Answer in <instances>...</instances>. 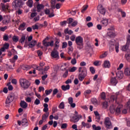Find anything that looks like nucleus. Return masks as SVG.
<instances>
[{
  "label": "nucleus",
  "instance_id": "nucleus-1",
  "mask_svg": "<svg viewBox=\"0 0 130 130\" xmlns=\"http://www.w3.org/2000/svg\"><path fill=\"white\" fill-rule=\"evenodd\" d=\"M119 95V92H116L115 95H112L111 96V100H113V101L116 102V103H117L118 106L117 108L115 110V111L116 113H120L121 111V108L123 107V106L118 102V99H117V96Z\"/></svg>",
  "mask_w": 130,
  "mask_h": 130
},
{
  "label": "nucleus",
  "instance_id": "nucleus-2",
  "mask_svg": "<svg viewBox=\"0 0 130 130\" xmlns=\"http://www.w3.org/2000/svg\"><path fill=\"white\" fill-rule=\"evenodd\" d=\"M78 72L80 73L78 75V79L79 81L82 82L87 76V69L85 67H79Z\"/></svg>",
  "mask_w": 130,
  "mask_h": 130
},
{
  "label": "nucleus",
  "instance_id": "nucleus-3",
  "mask_svg": "<svg viewBox=\"0 0 130 130\" xmlns=\"http://www.w3.org/2000/svg\"><path fill=\"white\" fill-rule=\"evenodd\" d=\"M75 43L77 45V48L81 50L84 48V39L81 36H78L76 38Z\"/></svg>",
  "mask_w": 130,
  "mask_h": 130
},
{
  "label": "nucleus",
  "instance_id": "nucleus-4",
  "mask_svg": "<svg viewBox=\"0 0 130 130\" xmlns=\"http://www.w3.org/2000/svg\"><path fill=\"white\" fill-rule=\"evenodd\" d=\"M19 83L21 87L23 88L24 90L28 89L30 87V85H31V83L28 80L23 78L19 80Z\"/></svg>",
  "mask_w": 130,
  "mask_h": 130
},
{
  "label": "nucleus",
  "instance_id": "nucleus-5",
  "mask_svg": "<svg viewBox=\"0 0 130 130\" xmlns=\"http://www.w3.org/2000/svg\"><path fill=\"white\" fill-rule=\"evenodd\" d=\"M14 99H15V94L14 93L9 94L5 102L6 104H10V103L14 101Z\"/></svg>",
  "mask_w": 130,
  "mask_h": 130
},
{
  "label": "nucleus",
  "instance_id": "nucleus-6",
  "mask_svg": "<svg viewBox=\"0 0 130 130\" xmlns=\"http://www.w3.org/2000/svg\"><path fill=\"white\" fill-rule=\"evenodd\" d=\"M119 46L118 45H115V44L112 42H110V51H113L115 49L116 52H118L119 50H118Z\"/></svg>",
  "mask_w": 130,
  "mask_h": 130
},
{
  "label": "nucleus",
  "instance_id": "nucleus-7",
  "mask_svg": "<svg viewBox=\"0 0 130 130\" xmlns=\"http://www.w3.org/2000/svg\"><path fill=\"white\" fill-rule=\"evenodd\" d=\"M46 39L48 40L49 39L48 37H47L45 40L43 41V45H44V46H45V47H48V46H51V47L53 46V43H54L53 41H51V42H47L46 41Z\"/></svg>",
  "mask_w": 130,
  "mask_h": 130
},
{
  "label": "nucleus",
  "instance_id": "nucleus-8",
  "mask_svg": "<svg viewBox=\"0 0 130 130\" xmlns=\"http://www.w3.org/2000/svg\"><path fill=\"white\" fill-rule=\"evenodd\" d=\"M12 5L14 6V8L22 7V6H23V2L22 1V0H15L12 3Z\"/></svg>",
  "mask_w": 130,
  "mask_h": 130
},
{
  "label": "nucleus",
  "instance_id": "nucleus-9",
  "mask_svg": "<svg viewBox=\"0 0 130 130\" xmlns=\"http://www.w3.org/2000/svg\"><path fill=\"white\" fill-rule=\"evenodd\" d=\"M104 123L107 128H111V125H112V124L111 123V121H110V118H109V117L105 118Z\"/></svg>",
  "mask_w": 130,
  "mask_h": 130
},
{
  "label": "nucleus",
  "instance_id": "nucleus-10",
  "mask_svg": "<svg viewBox=\"0 0 130 130\" xmlns=\"http://www.w3.org/2000/svg\"><path fill=\"white\" fill-rule=\"evenodd\" d=\"M34 6L35 7H37V11L38 13H40V12H41V10H42V9H44V5H43V4H39L37 2H36L34 4Z\"/></svg>",
  "mask_w": 130,
  "mask_h": 130
},
{
  "label": "nucleus",
  "instance_id": "nucleus-11",
  "mask_svg": "<svg viewBox=\"0 0 130 130\" xmlns=\"http://www.w3.org/2000/svg\"><path fill=\"white\" fill-rule=\"evenodd\" d=\"M51 56L53 57V58H59V55H58V52L57 50L54 49L52 52H51Z\"/></svg>",
  "mask_w": 130,
  "mask_h": 130
},
{
  "label": "nucleus",
  "instance_id": "nucleus-12",
  "mask_svg": "<svg viewBox=\"0 0 130 130\" xmlns=\"http://www.w3.org/2000/svg\"><path fill=\"white\" fill-rule=\"evenodd\" d=\"M98 10L102 15H105L106 10L102 5H99L98 6Z\"/></svg>",
  "mask_w": 130,
  "mask_h": 130
},
{
  "label": "nucleus",
  "instance_id": "nucleus-13",
  "mask_svg": "<svg viewBox=\"0 0 130 130\" xmlns=\"http://www.w3.org/2000/svg\"><path fill=\"white\" fill-rule=\"evenodd\" d=\"M2 9V11H3V12H6V11H7V10H9V4H7L6 5H4V3H1L0 5Z\"/></svg>",
  "mask_w": 130,
  "mask_h": 130
},
{
  "label": "nucleus",
  "instance_id": "nucleus-14",
  "mask_svg": "<svg viewBox=\"0 0 130 130\" xmlns=\"http://www.w3.org/2000/svg\"><path fill=\"white\" fill-rule=\"evenodd\" d=\"M116 77L119 80H121L123 78V72L122 71H118L116 73Z\"/></svg>",
  "mask_w": 130,
  "mask_h": 130
},
{
  "label": "nucleus",
  "instance_id": "nucleus-15",
  "mask_svg": "<svg viewBox=\"0 0 130 130\" xmlns=\"http://www.w3.org/2000/svg\"><path fill=\"white\" fill-rule=\"evenodd\" d=\"M70 121H73V122H78L79 121V118L77 117V115H74L73 116H70Z\"/></svg>",
  "mask_w": 130,
  "mask_h": 130
},
{
  "label": "nucleus",
  "instance_id": "nucleus-16",
  "mask_svg": "<svg viewBox=\"0 0 130 130\" xmlns=\"http://www.w3.org/2000/svg\"><path fill=\"white\" fill-rule=\"evenodd\" d=\"M20 107L21 108H27L28 107V104L24 101H21L20 103Z\"/></svg>",
  "mask_w": 130,
  "mask_h": 130
},
{
  "label": "nucleus",
  "instance_id": "nucleus-17",
  "mask_svg": "<svg viewBox=\"0 0 130 130\" xmlns=\"http://www.w3.org/2000/svg\"><path fill=\"white\" fill-rule=\"evenodd\" d=\"M48 116H49V113H46L42 115V120L43 121V122H45V121L47 119Z\"/></svg>",
  "mask_w": 130,
  "mask_h": 130
},
{
  "label": "nucleus",
  "instance_id": "nucleus-18",
  "mask_svg": "<svg viewBox=\"0 0 130 130\" xmlns=\"http://www.w3.org/2000/svg\"><path fill=\"white\" fill-rule=\"evenodd\" d=\"M37 43V41H36V40H32L28 44V48H32V47H34V46L36 45Z\"/></svg>",
  "mask_w": 130,
  "mask_h": 130
},
{
  "label": "nucleus",
  "instance_id": "nucleus-19",
  "mask_svg": "<svg viewBox=\"0 0 130 130\" xmlns=\"http://www.w3.org/2000/svg\"><path fill=\"white\" fill-rule=\"evenodd\" d=\"M22 126H28V120L26 118H23L21 121Z\"/></svg>",
  "mask_w": 130,
  "mask_h": 130
},
{
  "label": "nucleus",
  "instance_id": "nucleus-20",
  "mask_svg": "<svg viewBox=\"0 0 130 130\" xmlns=\"http://www.w3.org/2000/svg\"><path fill=\"white\" fill-rule=\"evenodd\" d=\"M111 83L113 86H116V84H117V80H116V78L112 77L111 79Z\"/></svg>",
  "mask_w": 130,
  "mask_h": 130
},
{
  "label": "nucleus",
  "instance_id": "nucleus-21",
  "mask_svg": "<svg viewBox=\"0 0 130 130\" xmlns=\"http://www.w3.org/2000/svg\"><path fill=\"white\" fill-rule=\"evenodd\" d=\"M104 67L106 69H109L110 68V62L105 60L104 62Z\"/></svg>",
  "mask_w": 130,
  "mask_h": 130
},
{
  "label": "nucleus",
  "instance_id": "nucleus-22",
  "mask_svg": "<svg viewBox=\"0 0 130 130\" xmlns=\"http://www.w3.org/2000/svg\"><path fill=\"white\" fill-rule=\"evenodd\" d=\"M125 57L127 61H130V50H127Z\"/></svg>",
  "mask_w": 130,
  "mask_h": 130
},
{
  "label": "nucleus",
  "instance_id": "nucleus-23",
  "mask_svg": "<svg viewBox=\"0 0 130 130\" xmlns=\"http://www.w3.org/2000/svg\"><path fill=\"white\" fill-rule=\"evenodd\" d=\"M101 23L103 27H106L108 25V19H104L101 21Z\"/></svg>",
  "mask_w": 130,
  "mask_h": 130
},
{
  "label": "nucleus",
  "instance_id": "nucleus-24",
  "mask_svg": "<svg viewBox=\"0 0 130 130\" xmlns=\"http://www.w3.org/2000/svg\"><path fill=\"white\" fill-rule=\"evenodd\" d=\"M70 88H71V86L69 84H67V85H63L61 86V89L63 91L70 90Z\"/></svg>",
  "mask_w": 130,
  "mask_h": 130
},
{
  "label": "nucleus",
  "instance_id": "nucleus-25",
  "mask_svg": "<svg viewBox=\"0 0 130 130\" xmlns=\"http://www.w3.org/2000/svg\"><path fill=\"white\" fill-rule=\"evenodd\" d=\"M26 26V23H23L20 24V26L18 27V30H21V31H24L25 30V27Z\"/></svg>",
  "mask_w": 130,
  "mask_h": 130
},
{
  "label": "nucleus",
  "instance_id": "nucleus-26",
  "mask_svg": "<svg viewBox=\"0 0 130 130\" xmlns=\"http://www.w3.org/2000/svg\"><path fill=\"white\" fill-rule=\"evenodd\" d=\"M26 5L29 8H32L33 7V0H28L26 2Z\"/></svg>",
  "mask_w": 130,
  "mask_h": 130
},
{
  "label": "nucleus",
  "instance_id": "nucleus-27",
  "mask_svg": "<svg viewBox=\"0 0 130 130\" xmlns=\"http://www.w3.org/2000/svg\"><path fill=\"white\" fill-rule=\"evenodd\" d=\"M77 25H78V21L75 20L71 24H69L68 27H69V28H72V27H76Z\"/></svg>",
  "mask_w": 130,
  "mask_h": 130
},
{
  "label": "nucleus",
  "instance_id": "nucleus-28",
  "mask_svg": "<svg viewBox=\"0 0 130 130\" xmlns=\"http://www.w3.org/2000/svg\"><path fill=\"white\" fill-rule=\"evenodd\" d=\"M25 40H26V36L23 35L21 36V38L19 40V42L20 43H21V44H24V43L25 42Z\"/></svg>",
  "mask_w": 130,
  "mask_h": 130
},
{
  "label": "nucleus",
  "instance_id": "nucleus-29",
  "mask_svg": "<svg viewBox=\"0 0 130 130\" xmlns=\"http://www.w3.org/2000/svg\"><path fill=\"white\" fill-rule=\"evenodd\" d=\"M115 111V108H114V106L113 105H111L110 107V112L111 113L113 114Z\"/></svg>",
  "mask_w": 130,
  "mask_h": 130
},
{
  "label": "nucleus",
  "instance_id": "nucleus-30",
  "mask_svg": "<svg viewBox=\"0 0 130 130\" xmlns=\"http://www.w3.org/2000/svg\"><path fill=\"white\" fill-rule=\"evenodd\" d=\"M128 46H129V45H127V44H126L125 45L123 46L122 47V50H123V51H126L127 52V50H129L128 49Z\"/></svg>",
  "mask_w": 130,
  "mask_h": 130
},
{
  "label": "nucleus",
  "instance_id": "nucleus-31",
  "mask_svg": "<svg viewBox=\"0 0 130 130\" xmlns=\"http://www.w3.org/2000/svg\"><path fill=\"white\" fill-rule=\"evenodd\" d=\"M102 105H103L102 106L103 108L106 109V108L108 107V102L105 101L104 103H103Z\"/></svg>",
  "mask_w": 130,
  "mask_h": 130
},
{
  "label": "nucleus",
  "instance_id": "nucleus-32",
  "mask_svg": "<svg viewBox=\"0 0 130 130\" xmlns=\"http://www.w3.org/2000/svg\"><path fill=\"white\" fill-rule=\"evenodd\" d=\"M58 108L59 109H64V103L63 102L60 103L58 106Z\"/></svg>",
  "mask_w": 130,
  "mask_h": 130
},
{
  "label": "nucleus",
  "instance_id": "nucleus-33",
  "mask_svg": "<svg viewBox=\"0 0 130 130\" xmlns=\"http://www.w3.org/2000/svg\"><path fill=\"white\" fill-rule=\"evenodd\" d=\"M56 3V0H51V8H52V9H54L55 8V3Z\"/></svg>",
  "mask_w": 130,
  "mask_h": 130
},
{
  "label": "nucleus",
  "instance_id": "nucleus-34",
  "mask_svg": "<svg viewBox=\"0 0 130 130\" xmlns=\"http://www.w3.org/2000/svg\"><path fill=\"white\" fill-rule=\"evenodd\" d=\"M92 128L93 130H101V127L100 126H96V125H92Z\"/></svg>",
  "mask_w": 130,
  "mask_h": 130
},
{
  "label": "nucleus",
  "instance_id": "nucleus-35",
  "mask_svg": "<svg viewBox=\"0 0 130 130\" xmlns=\"http://www.w3.org/2000/svg\"><path fill=\"white\" fill-rule=\"evenodd\" d=\"M91 92H92V91L90 89H87L84 91V96L86 97L88 94H91Z\"/></svg>",
  "mask_w": 130,
  "mask_h": 130
},
{
  "label": "nucleus",
  "instance_id": "nucleus-36",
  "mask_svg": "<svg viewBox=\"0 0 130 130\" xmlns=\"http://www.w3.org/2000/svg\"><path fill=\"white\" fill-rule=\"evenodd\" d=\"M94 66L96 67H98L99 66H101V61L96 60L93 62Z\"/></svg>",
  "mask_w": 130,
  "mask_h": 130
},
{
  "label": "nucleus",
  "instance_id": "nucleus-37",
  "mask_svg": "<svg viewBox=\"0 0 130 130\" xmlns=\"http://www.w3.org/2000/svg\"><path fill=\"white\" fill-rule=\"evenodd\" d=\"M68 127V123H64L61 125V128L62 129H64Z\"/></svg>",
  "mask_w": 130,
  "mask_h": 130
},
{
  "label": "nucleus",
  "instance_id": "nucleus-38",
  "mask_svg": "<svg viewBox=\"0 0 130 130\" xmlns=\"http://www.w3.org/2000/svg\"><path fill=\"white\" fill-rule=\"evenodd\" d=\"M107 35L108 36H109V37H113L114 36V33L111 31H108Z\"/></svg>",
  "mask_w": 130,
  "mask_h": 130
},
{
  "label": "nucleus",
  "instance_id": "nucleus-39",
  "mask_svg": "<svg viewBox=\"0 0 130 130\" xmlns=\"http://www.w3.org/2000/svg\"><path fill=\"white\" fill-rule=\"evenodd\" d=\"M73 19L72 18H69L67 21V24H69V25H71V24H72V23H73Z\"/></svg>",
  "mask_w": 130,
  "mask_h": 130
},
{
  "label": "nucleus",
  "instance_id": "nucleus-40",
  "mask_svg": "<svg viewBox=\"0 0 130 130\" xmlns=\"http://www.w3.org/2000/svg\"><path fill=\"white\" fill-rule=\"evenodd\" d=\"M126 44L127 45H129L130 44V35H128L126 38Z\"/></svg>",
  "mask_w": 130,
  "mask_h": 130
},
{
  "label": "nucleus",
  "instance_id": "nucleus-41",
  "mask_svg": "<svg viewBox=\"0 0 130 130\" xmlns=\"http://www.w3.org/2000/svg\"><path fill=\"white\" fill-rule=\"evenodd\" d=\"M107 52H105L103 54L101 55L100 56V58H104V57H106L107 56Z\"/></svg>",
  "mask_w": 130,
  "mask_h": 130
},
{
  "label": "nucleus",
  "instance_id": "nucleus-42",
  "mask_svg": "<svg viewBox=\"0 0 130 130\" xmlns=\"http://www.w3.org/2000/svg\"><path fill=\"white\" fill-rule=\"evenodd\" d=\"M77 70V67H73L71 69L69 70V72L70 73H74L75 71Z\"/></svg>",
  "mask_w": 130,
  "mask_h": 130
},
{
  "label": "nucleus",
  "instance_id": "nucleus-43",
  "mask_svg": "<svg viewBox=\"0 0 130 130\" xmlns=\"http://www.w3.org/2000/svg\"><path fill=\"white\" fill-rule=\"evenodd\" d=\"M3 40L4 41H8L9 40V36H8V35H7L6 34H5L3 36Z\"/></svg>",
  "mask_w": 130,
  "mask_h": 130
},
{
  "label": "nucleus",
  "instance_id": "nucleus-44",
  "mask_svg": "<svg viewBox=\"0 0 130 130\" xmlns=\"http://www.w3.org/2000/svg\"><path fill=\"white\" fill-rule=\"evenodd\" d=\"M101 99H103V100H105L106 99V95L104 92L102 93L101 95Z\"/></svg>",
  "mask_w": 130,
  "mask_h": 130
},
{
  "label": "nucleus",
  "instance_id": "nucleus-45",
  "mask_svg": "<svg viewBox=\"0 0 130 130\" xmlns=\"http://www.w3.org/2000/svg\"><path fill=\"white\" fill-rule=\"evenodd\" d=\"M12 40L14 42H18V41H19V38H18V37L16 36H13Z\"/></svg>",
  "mask_w": 130,
  "mask_h": 130
},
{
  "label": "nucleus",
  "instance_id": "nucleus-46",
  "mask_svg": "<svg viewBox=\"0 0 130 130\" xmlns=\"http://www.w3.org/2000/svg\"><path fill=\"white\" fill-rule=\"evenodd\" d=\"M4 48H5V49H8L9 47H10V44L8 43H6L3 46Z\"/></svg>",
  "mask_w": 130,
  "mask_h": 130
},
{
  "label": "nucleus",
  "instance_id": "nucleus-47",
  "mask_svg": "<svg viewBox=\"0 0 130 130\" xmlns=\"http://www.w3.org/2000/svg\"><path fill=\"white\" fill-rule=\"evenodd\" d=\"M34 104L36 105H39V104H40V100H39L38 99H37L35 101Z\"/></svg>",
  "mask_w": 130,
  "mask_h": 130
},
{
  "label": "nucleus",
  "instance_id": "nucleus-48",
  "mask_svg": "<svg viewBox=\"0 0 130 130\" xmlns=\"http://www.w3.org/2000/svg\"><path fill=\"white\" fill-rule=\"evenodd\" d=\"M51 92H52V89H49V90H45L46 95H47V96L49 95L50 93H51Z\"/></svg>",
  "mask_w": 130,
  "mask_h": 130
},
{
  "label": "nucleus",
  "instance_id": "nucleus-49",
  "mask_svg": "<svg viewBox=\"0 0 130 130\" xmlns=\"http://www.w3.org/2000/svg\"><path fill=\"white\" fill-rule=\"evenodd\" d=\"M91 101L93 104H97V100L95 98H92Z\"/></svg>",
  "mask_w": 130,
  "mask_h": 130
},
{
  "label": "nucleus",
  "instance_id": "nucleus-50",
  "mask_svg": "<svg viewBox=\"0 0 130 130\" xmlns=\"http://www.w3.org/2000/svg\"><path fill=\"white\" fill-rule=\"evenodd\" d=\"M89 70L91 74H95V69L93 67H90Z\"/></svg>",
  "mask_w": 130,
  "mask_h": 130
},
{
  "label": "nucleus",
  "instance_id": "nucleus-51",
  "mask_svg": "<svg viewBox=\"0 0 130 130\" xmlns=\"http://www.w3.org/2000/svg\"><path fill=\"white\" fill-rule=\"evenodd\" d=\"M76 36L75 35H72L70 37V39L72 41H76Z\"/></svg>",
  "mask_w": 130,
  "mask_h": 130
},
{
  "label": "nucleus",
  "instance_id": "nucleus-52",
  "mask_svg": "<svg viewBox=\"0 0 130 130\" xmlns=\"http://www.w3.org/2000/svg\"><path fill=\"white\" fill-rule=\"evenodd\" d=\"M68 101H69V104H72V103L74 102V100L73 99V98L70 97L68 99Z\"/></svg>",
  "mask_w": 130,
  "mask_h": 130
},
{
  "label": "nucleus",
  "instance_id": "nucleus-53",
  "mask_svg": "<svg viewBox=\"0 0 130 130\" xmlns=\"http://www.w3.org/2000/svg\"><path fill=\"white\" fill-rule=\"evenodd\" d=\"M68 75H69V71L67 70L63 74V77L67 78L68 77Z\"/></svg>",
  "mask_w": 130,
  "mask_h": 130
},
{
  "label": "nucleus",
  "instance_id": "nucleus-54",
  "mask_svg": "<svg viewBox=\"0 0 130 130\" xmlns=\"http://www.w3.org/2000/svg\"><path fill=\"white\" fill-rule=\"evenodd\" d=\"M8 29V26H5V27H0L1 31H3V32H4V31H6Z\"/></svg>",
  "mask_w": 130,
  "mask_h": 130
},
{
  "label": "nucleus",
  "instance_id": "nucleus-55",
  "mask_svg": "<svg viewBox=\"0 0 130 130\" xmlns=\"http://www.w3.org/2000/svg\"><path fill=\"white\" fill-rule=\"evenodd\" d=\"M68 47V43L64 42L62 43V48H66V47Z\"/></svg>",
  "mask_w": 130,
  "mask_h": 130
},
{
  "label": "nucleus",
  "instance_id": "nucleus-56",
  "mask_svg": "<svg viewBox=\"0 0 130 130\" xmlns=\"http://www.w3.org/2000/svg\"><path fill=\"white\" fill-rule=\"evenodd\" d=\"M36 70H37V71H43V67H41V66H37L36 67Z\"/></svg>",
  "mask_w": 130,
  "mask_h": 130
},
{
  "label": "nucleus",
  "instance_id": "nucleus-57",
  "mask_svg": "<svg viewBox=\"0 0 130 130\" xmlns=\"http://www.w3.org/2000/svg\"><path fill=\"white\" fill-rule=\"evenodd\" d=\"M58 92V90L57 88H55L53 91V95H56Z\"/></svg>",
  "mask_w": 130,
  "mask_h": 130
},
{
  "label": "nucleus",
  "instance_id": "nucleus-58",
  "mask_svg": "<svg viewBox=\"0 0 130 130\" xmlns=\"http://www.w3.org/2000/svg\"><path fill=\"white\" fill-rule=\"evenodd\" d=\"M71 63L73 65L76 64L77 63V60L76 58H74L71 60Z\"/></svg>",
  "mask_w": 130,
  "mask_h": 130
},
{
  "label": "nucleus",
  "instance_id": "nucleus-59",
  "mask_svg": "<svg viewBox=\"0 0 130 130\" xmlns=\"http://www.w3.org/2000/svg\"><path fill=\"white\" fill-rule=\"evenodd\" d=\"M32 28L33 30H37L38 29V25L37 24H35V25L32 26Z\"/></svg>",
  "mask_w": 130,
  "mask_h": 130
},
{
  "label": "nucleus",
  "instance_id": "nucleus-60",
  "mask_svg": "<svg viewBox=\"0 0 130 130\" xmlns=\"http://www.w3.org/2000/svg\"><path fill=\"white\" fill-rule=\"evenodd\" d=\"M45 14L46 15H49L50 14V11L48 9L45 10Z\"/></svg>",
  "mask_w": 130,
  "mask_h": 130
},
{
  "label": "nucleus",
  "instance_id": "nucleus-61",
  "mask_svg": "<svg viewBox=\"0 0 130 130\" xmlns=\"http://www.w3.org/2000/svg\"><path fill=\"white\" fill-rule=\"evenodd\" d=\"M11 83L14 85H17V79H13L11 81Z\"/></svg>",
  "mask_w": 130,
  "mask_h": 130
},
{
  "label": "nucleus",
  "instance_id": "nucleus-62",
  "mask_svg": "<svg viewBox=\"0 0 130 130\" xmlns=\"http://www.w3.org/2000/svg\"><path fill=\"white\" fill-rule=\"evenodd\" d=\"M94 115H95V116H96V117H98V119H100V117L99 116V113H98V112H94Z\"/></svg>",
  "mask_w": 130,
  "mask_h": 130
},
{
  "label": "nucleus",
  "instance_id": "nucleus-63",
  "mask_svg": "<svg viewBox=\"0 0 130 130\" xmlns=\"http://www.w3.org/2000/svg\"><path fill=\"white\" fill-rule=\"evenodd\" d=\"M65 84L68 85V84H72V79H68L66 82Z\"/></svg>",
  "mask_w": 130,
  "mask_h": 130
},
{
  "label": "nucleus",
  "instance_id": "nucleus-64",
  "mask_svg": "<svg viewBox=\"0 0 130 130\" xmlns=\"http://www.w3.org/2000/svg\"><path fill=\"white\" fill-rule=\"evenodd\" d=\"M87 27H88V28H90V27H93V23H92V22H88L87 24Z\"/></svg>",
  "mask_w": 130,
  "mask_h": 130
}]
</instances>
